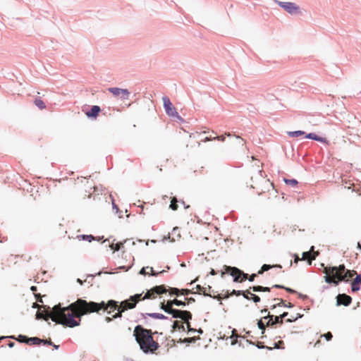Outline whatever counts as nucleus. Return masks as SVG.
<instances>
[{
	"mask_svg": "<svg viewBox=\"0 0 361 361\" xmlns=\"http://www.w3.org/2000/svg\"><path fill=\"white\" fill-rule=\"evenodd\" d=\"M122 301L120 305L118 302L110 300L107 302L102 301L101 302H87L82 299H78L75 302L71 304V308L76 310V318L78 319V322H80V318L82 315L98 312L99 310H103L107 311L109 314H112V318H120L122 317V313L126 310H121Z\"/></svg>",
	"mask_w": 361,
	"mask_h": 361,
	"instance_id": "nucleus-1",
	"label": "nucleus"
},
{
	"mask_svg": "<svg viewBox=\"0 0 361 361\" xmlns=\"http://www.w3.org/2000/svg\"><path fill=\"white\" fill-rule=\"evenodd\" d=\"M37 317L46 321L51 318L53 322L68 327H74L79 325L76 320V310L71 308V305L66 307H61V305H55L51 312L44 310L37 313Z\"/></svg>",
	"mask_w": 361,
	"mask_h": 361,
	"instance_id": "nucleus-2",
	"label": "nucleus"
},
{
	"mask_svg": "<svg viewBox=\"0 0 361 361\" xmlns=\"http://www.w3.org/2000/svg\"><path fill=\"white\" fill-rule=\"evenodd\" d=\"M262 170L259 169V166L257 165V168H252L250 169L251 180L252 183L250 185V187L256 189L257 192L259 195L265 193V190H267V192L274 197H278L277 191L274 189V185L272 183L269 181V180L266 179L263 177Z\"/></svg>",
	"mask_w": 361,
	"mask_h": 361,
	"instance_id": "nucleus-3",
	"label": "nucleus"
},
{
	"mask_svg": "<svg viewBox=\"0 0 361 361\" xmlns=\"http://www.w3.org/2000/svg\"><path fill=\"white\" fill-rule=\"evenodd\" d=\"M153 333L140 325L135 327L133 336L139 344L140 349L145 353H153L159 348V343L152 337Z\"/></svg>",
	"mask_w": 361,
	"mask_h": 361,
	"instance_id": "nucleus-4",
	"label": "nucleus"
},
{
	"mask_svg": "<svg viewBox=\"0 0 361 361\" xmlns=\"http://www.w3.org/2000/svg\"><path fill=\"white\" fill-rule=\"evenodd\" d=\"M166 293H167V288L165 285L156 286L148 290L145 295L142 293L130 296L128 299L125 300V302H123L121 310L134 309L140 301L147 299H155L157 295Z\"/></svg>",
	"mask_w": 361,
	"mask_h": 361,
	"instance_id": "nucleus-5",
	"label": "nucleus"
},
{
	"mask_svg": "<svg viewBox=\"0 0 361 361\" xmlns=\"http://www.w3.org/2000/svg\"><path fill=\"white\" fill-rule=\"evenodd\" d=\"M324 273L325 281L336 285H338L339 281H348L357 274L355 271L346 269L343 264L338 267H326L324 269Z\"/></svg>",
	"mask_w": 361,
	"mask_h": 361,
	"instance_id": "nucleus-6",
	"label": "nucleus"
},
{
	"mask_svg": "<svg viewBox=\"0 0 361 361\" xmlns=\"http://www.w3.org/2000/svg\"><path fill=\"white\" fill-rule=\"evenodd\" d=\"M185 305L184 302L178 299H174L172 300H168L166 303H165L164 301L161 302L160 307L166 313L171 314L173 318H179L183 321H187L188 319H192V314L189 311L173 308V306H184Z\"/></svg>",
	"mask_w": 361,
	"mask_h": 361,
	"instance_id": "nucleus-7",
	"label": "nucleus"
},
{
	"mask_svg": "<svg viewBox=\"0 0 361 361\" xmlns=\"http://www.w3.org/2000/svg\"><path fill=\"white\" fill-rule=\"evenodd\" d=\"M273 288L285 289L288 293H296V291L292 288L285 287L282 285L275 284L271 288L264 287L262 286H255L252 287H250L249 289H247L243 292V295L245 298H246L247 300H253L254 302L257 303V302H260V300H261L260 298L258 295H257L254 293H252L250 290H252L253 292H270L271 289Z\"/></svg>",
	"mask_w": 361,
	"mask_h": 361,
	"instance_id": "nucleus-8",
	"label": "nucleus"
},
{
	"mask_svg": "<svg viewBox=\"0 0 361 361\" xmlns=\"http://www.w3.org/2000/svg\"><path fill=\"white\" fill-rule=\"evenodd\" d=\"M162 100L166 114L170 117L180 118L176 109L174 107L169 98L165 96L162 97Z\"/></svg>",
	"mask_w": 361,
	"mask_h": 361,
	"instance_id": "nucleus-9",
	"label": "nucleus"
},
{
	"mask_svg": "<svg viewBox=\"0 0 361 361\" xmlns=\"http://www.w3.org/2000/svg\"><path fill=\"white\" fill-rule=\"evenodd\" d=\"M224 268V271H221V276L222 278L224 276L225 274H229L233 277V281L240 282V279L241 278L242 274H243V271L237 267H232L226 265H225Z\"/></svg>",
	"mask_w": 361,
	"mask_h": 361,
	"instance_id": "nucleus-10",
	"label": "nucleus"
},
{
	"mask_svg": "<svg viewBox=\"0 0 361 361\" xmlns=\"http://www.w3.org/2000/svg\"><path fill=\"white\" fill-rule=\"evenodd\" d=\"M11 338L16 339L20 343H25L29 345H39L42 341L37 337L27 338L24 335H19L18 338H15L14 336H11Z\"/></svg>",
	"mask_w": 361,
	"mask_h": 361,
	"instance_id": "nucleus-11",
	"label": "nucleus"
},
{
	"mask_svg": "<svg viewBox=\"0 0 361 361\" xmlns=\"http://www.w3.org/2000/svg\"><path fill=\"white\" fill-rule=\"evenodd\" d=\"M108 91L116 97H120L124 99L129 98L130 92L127 89H121L118 87H109Z\"/></svg>",
	"mask_w": 361,
	"mask_h": 361,
	"instance_id": "nucleus-12",
	"label": "nucleus"
},
{
	"mask_svg": "<svg viewBox=\"0 0 361 361\" xmlns=\"http://www.w3.org/2000/svg\"><path fill=\"white\" fill-rule=\"evenodd\" d=\"M279 5L290 14L298 12L299 7L291 2H279Z\"/></svg>",
	"mask_w": 361,
	"mask_h": 361,
	"instance_id": "nucleus-13",
	"label": "nucleus"
},
{
	"mask_svg": "<svg viewBox=\"0 0 361 361\" xmlns=\"http://www.w3.org/2000/svg\"><path fill=\"white\" fill-rule=\"evenodd\" d=\"M337 305L348 306L352 302V298L346 294H338L336 297Z\"/></svg>",
	"mask_w": 361,
	"mask_h": 361,
	"instance_id": "nucleus-14",
	"label": "nucleus"
},
{
	"mask_svg": "<svg viewBox=\"0 0 361 361\" xmlns=\"http://www.w3.org/2000/svg\"><path fill=\"white\" fill-rule=\"evenodd\" d=\"M100 111V107L99 106L94 105L92 106L90 111L85 112V114L88 118H96L98 116Z\"/></svg>",
	"mask_w": 361,
	"mask_h": 361,
	"instance_id": "nucleus-15",
	"label": "nucleus"
},
{
	"mask_svg": "<svg viewBox=\"0 0 361 361\" xmlns=\"http://www.w3.org/2000/svg\"><path fill=\"white\" fill-rule=\"evenodd\" d=\"M305 137L312 139L314 140L319 141L321 142L326 143V144H328V142H329L328 140L325 137H319L314 133H309L305 135Z\"/></svg>",
	"mask_w": 361,
	"mask_h": 361,
	"instance_id": "nucleus-16",
	"label": "nucleus"
},
{
	"mask_svg": "<svg viewBox=\"0 0 361 361\" xmlns=\"http://www.w3.org/2000/svg\"><path fill=\"white\" fill-rule=\"evenodd\" d=\"M146 269H149L150 272H151V275L152 276H158L159 274L164 272L165 271L164 270H161V271H154L153 268L152 267H143L140 271V274H142V275H145V270Z\"/></svg>",
	"mask_w": 361,
	"mask_h": 361,
	"instance_id": "nucleus-17",
	"label": "nucleus"
},
{
	"mask_svg": "<svg viewBox=\"0 0 361 361\" xmlns=\"http://www.w3.org/2000/svg\"><path fill=\"white\" fill-rule=\"evenodd\" d=\"M211 287L208 286L207 288L202 287L200 285H197L196 286V289L199 293H202L204 295H209L212 296L208 292L211 290Z\"/></svg>",
	"mask_w": 361,
	"mask_h": 361,
	"instance_id": "nucleus-18",
	"label": "nucleus"
},
{
	"mask_svg": "<svg viewBox=\"0 0 361 361\" xmlns=\"http://www.w3.org/2000/svg\"><path fill=\"white\" fill-rule=\"evenodd\" d=\"M272 267H278L281 269V266L280 264H275V265H269V264H264L261 267L260 270L258 271V274H262L264 271H267L269 270Z\"/></svg>",
	"mask_w": 361,
	"mask_h": 361,
	"instance_id": "nucleus-19",
	"label": "nucleus"
},
{
	"mask_svg": "<svg viewBox=\"0 0 361 361\" xmlns=\"http://www.w3.org/2000/svg\"><path fill=\"white\" fill-rule=\"evenodd\" d=\"M315 259V257L311 254V252H304L302 253V259L308 260L309 263L311 264V262Z\"/></svg>",
	"mask_w": 361,
	"mask_h": 361,
	"instance_id": "nucleus-20",
	"label": "nucleus"
},
{
	"mask_svg": "<svg viewBox=\"0 0 361 361\" xmlns=\"http://www.w3.org/2000/svg\"><path fill=\"white\" fill-rule=\"evenodd\" d=\"M274 303L271 306V309H274L276 307L283 306L285 305V300L281 298H274Z\"/></svg>",
	"mask_w": 361,
	"mask_h": 361,
	"instance_id": "nucleus-21",
	"label": "nucleus"
},
{
	"mask_svg": "<svg viewBox=\"0 0 361 361\" xmlns=\"http://www.w3.org/2000/svg\"><path fill=\"white\" fill-rule=\"evenodd\" d=\"M263 319L265 323L266 326H269L274 325L273 324V315L267 314L263 316Z\"/></svg>",
	"mask_w": 361,
	"mask_h": 361,
	"instance_id": "nucleus-22",
	"label": "nucleus"
},
{
	"mask_svg": "<svg viewBox=\"0 0 361 361\" xmlns=\"http://www.w3.org/2000/svg\"><path fill=\"white\" fill-rule=\"evenodd\" d=\"M35 104L41 110L44 109L46 108V105L44 102L41 99L40 97H37L34 101Z\"/></svg>",
	"mask_w": 361,
	"mask_h": 361,
	"instance_id": "nucleus-23",
	"label": "nucleus"
},
{
	"mask_svg": "<svg viewBox=\"0 0 361 361\" xmlns=\"http://www.w3.org/2000/svg\"><path fill=\"white\" fill-rule=\"evenodd\" d=\"M173 329L174 330L176 329H178V330H182V331H185V326L183 325V323L181 322H179V321H175L173 324Z\"/></svg>",
	"mask_w": 361,
	"mask_h": 361,
	"instance_id": "nucleus-24",
	"label": "nucleus"
},
{
	"mask_svg": "<svg viewBox=\"0 0 361 361\" xmlns=\"http://www.w3.org/2000/svg\"><path fill=\"white\" fill-rule=\"evenodd\" d=\"M169 208L173 211H176L178 209V200H177L176 197H173L171 199V204L169 205Z\"/></svg>",
	"mask_w": 361,
	"mask_h": 361,
	"instance_id": "nucleus-25",
	"label": "nucleus"
},
{
	"mask_svg": "<svg viewBox=\"0 0 361 361\" xmlns=\"http://www.w3.org/2000/svg\"><path fill=\"white\" fill-rule=\"evenodd\" d=\"M305 132L304 131H302V130H297V131H290V132H288V135L290 136V137H298V136H300V135H305Z\"/></svg>",
	"mask_w": 361,
	"mask_h": 361,
	"instance_id": "nucleus-26",
	"label": "nucleus"
},
{
	"mask_svg": "<svg viewBox=\"0 0 361 361\" xmlns=\"http://www.w3.org/2000/svg\"><path fill=\"white\" fill-rule=\"evenodd\" d=\"M147 315L154 319H166V316H164L162 314H159V313H149V314H147Z\"/></svg>",
	"mask_w": 361,
	"mask_h": 361,
	"instance_id": "nucleus-27",
	"label": "nucleus"
},
{
	"mask_svg": "<svg viewBox=\"0 0 361 361\" xmlns=\"http://www.w3.org/2000/svg\"><path fill=\"white\" fill-rule=\"evenodd\" d=\"M167 292H169L171 295H176L178 296L180 295V290L177 288L169 287L167 288Z\"/></svg>",
	"mask_w": 361,
	"mask_h": 361,
	"instance_id": "nucleus-28",
	"label": "nucleus"
},
{
	"mask_svg": "<svg viewBox=\"0 0 361 361\" xmlns=\"http://www.w3.org/2000/svg\"><path fill=\"white\" fill-rule=\"evenodd\" d=\"M257 326H258V328L262 331V333L264 334V332L265 331L266 325H265L263 317L257 322Z\"/></svg>",
	"mask_w": 361,
	"mask_h": 361,
	"instance_id": "nucleus-29",
	"label": "nucleus"
},
{
	"mask_svg": "<svg viewBox=\"0 0 361 361\" xmlns=\"http://www.w3.org/2000/svg\"><path fill=\"white\" fill-rule=\"evenodd\" d=\"M123 245V243H117L116 244H112L111 245V247L112 250H115V251H118L121 249V247Z\"/></svg>",
	"mask_w": 361,
	"mask_h": 361,
	"instance_id": "nucleus-30",
	"label": "nucleus"
},
{
	"mask_svg": "<svg viewBox=\"0 0 361 361\" xmlns=\"http://www.w3.org/2000/svg\"><path fill=\"white\" fill-rule=\"evenodd\" d=\"M79 239H82L91 242L94 239V237L91 235H82L78 236Z\"/></svg>",
	"mask_w": 361,
	"mask_h": 361,
	"instance_id": "nucleus-31",
	"label": "nucleus"
},
{
	"mask_svg": "<svg viewBox=\"0 0 361 361\" xmlns=\"http://www.w3.org/2000/svg\"><path fill=\"white\" fill-rule=\"evenodd\" d=\"M281 316H274L273 315V324H283V319H280Z\"/></svg>",
	"mask_w": 361,
	"mask_h": 361,
	"instance_id": "nucleus-32",
	"label": "nucleus"
},
{
	"mask_svg": "<svg viewBox=\"0 0 361 361\" xmlns=\"http://www.w3.org/2000/svg\"><path fill=\"white\" fill-rule=\"evenodd\" d=\"M285 182L292 186H295L298 184V181L295 179H285Z\"/></svg>",
	"mask_w": 361,
	"mask_h": 361,
	"instance_id": "nucleus-33",
	"label": "nucleus"
},
{
	"mask_svg": "<svg viewBox=\"0 0 361 361\" xmlns=\"http://www.w3.org/2000/svg\"><path fill=\"white\" fill-rule=\"evenodd\" d=\"M351 288L353 291H357L360 289V286L358 283H355V281H353L351 283Z\"/></svg>",
	"mask_w": 361,
	"mask_h": 361,
	"instance_id": "nucleus-34",
	"label": "nucleus"
},
{
	"mask_svg": "<svg viewBox=\"0 0 361 361\" xmlns=\"http://www.w3.org/2000/svg\"><path fill=\"white\" fill-rule=\"evenodd\" d=\"M189 320L190 319H188L187 321H184L185 324H186V327H187V329L188 331H196L195 329H192L191 326H190V324L189 322Z\"/></svg>",
	"mask_w": 361,
	"mask_h": 361,
	"instance_id": "nucleus-35",
	"label": "nucleus"
},
{
	"mask_svg": "<svg viewBox=\"0 0 361 361\" xmlns=\"http://www.w3.org/2000/svg\"><path fill=\"white\" fill-rule=\"evenodd\" d=\"M180 294L187 295L192 293V291L189 289H181L180 290Z\"/></svg>",
	"mask_w": 361,
	"mask_h": 361,
	"instance_id": "nucleus-36",
	"label": "nucleus"
},
{
	"mask_svg": "<svg viewBox=\"0 0 361 361\" xmlns=\"http://www.w3.org/2000/svg\"><path fill=\"white\" fill-rule=\"evenodd\" d=\"M225 135H219V136H215L214 137V140H219V141H221V142H224L225 141Z\"/></svg>",
	"mask_w": 361,
	"mask_h": 361,
	"instance_id": "nucleus-37",
	"label": "nucleus"
},
{
	"mask_svg": "<svg viewBox=\"0 0 361 361\" xmlns=\"http://www.w3.org/2000/svg\"><path fill=\"white\" fill-rule=\"evenodd\" d=\"M353 281L355 282V283H361V274L357 275L355 279L353 280Z\"/></svg>",
	"mask_w": 361,
	"mask_h": 361,
	"instance_id": "nucleus-38",
	"label": "nucleus"
},
{
	"mask_svg": "<svg viewBox=\"0 0 361 361\" xmlns=\"http://www.w3.org/2000/svg\"><path fill=\"white\" fill-rule=\"evenodd\" d=\"M246 279H248V274L243 273V274L241 276V278L240 279V282H243Z\"/></svg>",
	"mask_w": 361,
	"mask_h": 361,
	"instance_id": "nucleus-39",
	"label": "nucleus"
},
{
	"mask_svg": "<svg viewBox=\"0 0 361 361\" xmlns=\"http://www.w3.org/2000/svg\"><path fill=\"white\" fill-rule=\"evenodd\" d=\"M327 341H330L332 338V334L331 332H328L324 335Z\"/></svg>",
	"mask_w": 361,
	"mask_h": 361,
	"instance_id": "nucleus-40",
	"label": "nucleus"
},
{
	"mask_svg": "<svg viewBox=\"0 0 361 361\" xmlns=\"http://www.w3.org/2000/svg\"><path fill=\"white\" fill-rule=\"evenodd\" d=\"M244 291H242V290H233V292H232V294H234L235 295H243Z\"/></svg>",
	"mask_w": 361,
	"mask_h": 361,
	"instance_id": "nucleus-41",
	"label": "nucleus"
},
{
	"mask_svg": "<svg viewBox=\"0 0 361 361\" xmlns=\"http://www.w3.org/2000/svg\"><path fill=\"white\" fill-rule=\"evenodd\" d=\"M35 298L38 302H42V303L43 302L42 296L39 293L35 294Z\"/></svg>",
	"mask_w": 361,
	"mask_h": 361,
	"instance_id": "nucleus-42",
	"label": "nucleus"
},
{
	"mask_svg": "<svg viewBox=\"0 0 361 361\" xmlns=\"http://www.w3.org/2000/svg\"><path fill=\"white\" fill-rule=\"evenodd\" d=\"M41 341H42L41 343L53 345V343H52V342H51V341L50 339L49 341L48 340L41 339Z\"/></svg>",
	"mask_w": 361,
	"mask_h": 361,
	"instance_id": "nucleus-43",
	"label": "nucleus"
},
{
	"mask_svg": "<svg viewBox=\"0 0 361 361\" xmlns=\"http://www.w3.org/2000/svg\"><path fill=\"white\" fill-rule=\"evenodd\" d=\"M257 276V274H251L249 277H248V280L250 281H253L255 279V277Z\"/></svg>",
	"mask_w": 361,
	"mask_h": 361,
	"instance_id": "nucleus-44",
	"label": "nucleus"
},
{
	"mask_svg": "<svg viewBox=\"0 0 361 361\" xmlns=\"http://www.w3.org/2000/svg\"><path fill=\"white\" fill-rule=\"evenodd\" d=\"M212 140H214V137H206L204 140H202V141L203 142H209V141H212Z\"/></svg>",
	"mask_w": 361,
	"mask_h": 361,
	"instance_id": "nucleus-45",
	"label": "nucleus"
},
{
	"mask_svg": "<svg viewBox=\"0 0 361 361\" xmlns=\"http://www.w3.org/2000/svg\"><path fill=\"white\" fill-rule=\"evenodd\" d=\"M354 184L353 183H348L347 182H345V185H344V187L346 188H348V189H350L352 186H353Z\"/></svg>",
	"mask_w": 361,
	"mask_h": 361,
	"instance_id": "nucleus-46",
	"label": "nucleus"
},
{
	"mask_svg": "<svg viewBox=\"0 0 361 361\" xmlns=\"http://www.w3.org/2000/svg\"><path fill=\"white\" fill-rule=\"evenodd\" d=\"M32 307L34 308H37L39 310L43 307V308H45L44 306H40L39 305H38L37 303H34L33 305H32Z\"/></svg>",
	"mask_w": 361,
	"mask_h": 361,
	"instance_id": "nucleus-47",
	"label": "nucleus"
},
{
	"mask_svg": "<svg viewBox=\"0 0 361 361\" xmlns=\"http://www.w3.org/2000/svg\"><path fill=\"white\" fill-rule=\"evenodd\" d=\"M261 313L264 314V316L267 315L268 314H270L267 309H263L262 310H261Z\"/></svg>",
	"mask_w": 361,
	"mask_h": 361,
	"instance_id": "nucleus-48",
	"label": "nucleus"
},
{
	"mask_svg": "<svg viewBox=\"0 0 361 361\" xmlns=\"http://www.w3.org/2000/svg\"><path fill=\"white\" fill-rule=\"evenodd\" d=\"M203 130L202 132H200V133H209V128L204 127ZM197 134H199V132H196Z\"/></svg>",
	"mask_w": 361,
	"mask_h": 361,
	"instance_id": "nucleus-49",
	"label": "nucleus"
},
{
	"mask_svg": "<svg viewBox=\"0 0 361 361\" xmlns=\"http://www.w3.org/2000/svg\"><path fill=\"white\" fill-rule=\"evenodd\" d=\"M185 300H187L188 304L195 302V299L192 298H185Z\"/></svg>",
	"mask_w": 361,
	"mask_h": 361,
	"instance_id": "nucleus-50",
	"label": "nucleus"
},
{
	"mask_svg": "<svg viewBox=\"0 0 361 361\" xmlns=\"http://www.w3.org/2000/svg\"><path fill=\"white\" fill-rule=\"evenodd\" d=\"M283 306L284 307H293V305L292 303H290V302L286 303V302L285 301V305Z\"/></svg>",
	"mask_w": 361,
	"mask_h": 361,
	"instance_id": "nucleus-51",
	"label": "nucleus"
},
{
	"mask_svg": "<svg viewBox=\"0 0 361 361\" xmlns=\"http://www.w3.org/2000/svg\"><path fill=\"white\" fill-rule=\"evenodd\" d=\"M30 289H31V290H32V291L35 293V294H36V293H35V292L37 290V287H36V286H31Z\"/></svg>",
	"mask_w": 361,
	"mask_h": 361,
	"instance_id": "nucleus-52",
	"label": "nucleus"
},
{
	"mask_svg": "<svg viewBox=\"0 0 361 361\" xmlns=\"http://www.w3.org/2000/svg\"><path fill=\"white\" fill-rule=\"evenodd\" d=\"M288 315V312H283V314H280L281 317L280 319H283Z\"/></svg>",
	"mask_w": 361,
	"mask_h": 361,
	"instance_id": "nucleus-53",
	"label": "nucleus"
},
{
	"mask_svg": "<svg viewBox=\"0 0 361 361\" xmlns=\"http://www.w3.org/2000/svg\"><path fill=\"white\" fill-rule=\"evenodd\" d=\"M237 138L239 139L240 140V142H241V145H245V142L243 139H242L241 137H240L239 136H237Z\"/></svg>",
	"mask_w": 361,
	"mask_h": 361,
	"instance_id": "nucleus-54",
	"label": "nucleus"
},
{
	"mask_svg": "<svg viewBox=\"0 0 361 361\" xmlns=\"http://www.w3.org/2000/svg\"><path fill=\"white\" fill-rule=\"evenodd\" d=\"M298 297L302 299L307 298V295H302L301 293H298Z\"/></svg>",
	"mask_w": 361,
	"mask_h": 361,
	"instance_id": "nucleus-55",
	"label": "nucleus"
},
{
	"mask_svg": "<svg viewBox=\"0 0 361 361\" xmlns=\"http://www.w3.org/2000/svg\"><path fill=\"white\" fill-rule=\"evenodd\" d=\"M195 339L193 338H185V342H192V341H194Z\"/></svg>",
	"mask_w": 361,
	"mask_h": 361,
	"instance_id": "nucleus-56",
	"label": "nucleus"
},
{
	"mask_svg": "<svg viewBox=\"0 0 361 361\" xmlns=\"http://www.w3.org/2000/svg\"><path fill=\"white\" fill-rule=\"evenodd\" d=\"M299 260H300V259L299 258V257L298 255H295V260L294 262L295 263H297Z\"/></svg>",
	"mask_w": 361,
	"mask_h": 361,
	"instance_id": "nucleus-57",
	"label": "nucleus"
},
{
	"mask_svg": "<svg viewBox=\"0 0 361 361\" xmlns=\"http://www.w3.org/2000/svg\"><path fill=\"white\" fill-rule=\"evenodd\" d=\"M180 203L184 206L185 209H188L190 207L189 205H185V202L183 201H181Z\"/></svg>",
	"mask_w": 361,
	"mask_h": 361,
	"instance_id": "nucleus-58",
	"label": "nucleus"
},
{
	"mask_svg": "<svg viewBox=\"0 0 361 361\" xmlns=\"http://www.w3.org/2000/svg\"><path fill=\"white\" fill-rule=\"evenodd\" d=\"M210 274L212 275H216V272L215 271L214 269H212L211 271H210Z\"/></svg>",
	"mask_w": 361,
	"mask_h": 361,
	"instance_id": "nucleus-59",
	"label": "nucleus"
},
{
	"mask_svg": "<svg viewBox=\"0 0 361 361\" xmlns=\"http://www.w3.org/2000/svg\"><path fill=\"white\" fill-rule=\"evenodd\" d=\"M105 320L107 322H110L111 320H112V318L109 317H106Z\"/></svg>",
	"mask_w": 361,
	"mask_h": 361,
	"instance_id": "nucleus-60",
	"label": "nucleus"
},
{
	"mask_svg": "<svg viewBox=\"0 0 361 361\" xmlns=\"http://www.w3.org/2000/svg\"><path fill=\"white\" fill-rule=\"evenodd\" d=\"M14 345H15V343H14L13 342H10V343L8 344V345L10 348L13 347V346H14Z\"/></svg>",
	"mask_w": 361,
	"mask_h": 361,
	"instance_id": "nucleus-61",
	"label": "nucleus"
},
{
	"mask_svg": "<svg viewBox=\"0 0 361 361\" xmlns=\"http://www.w3.org/2000/svg\"><path fill=\"white\" fill-rule=\"evenodd\" d=\"M295 319H296L295 318V319H287L286 322H292L293 321H295Z\"/></svg>",
	"mask_w": 361,
	"mask_h": 361,
	"instance_id": "nucleus-62",
	"label": "nucleus"
},
{
	"mask_svg": "<svg viewBox=\"0 0 361 361\" xmlns=\"http://www.w3.org/2000/svg\"><path fill=\"white\" fill-rule=\"evenodd\" d=\"M77 281H78L80 285H82V281L80 279H78Z\"/></svg>",
	"mask_w": 361,
	"mask_h": 361,
	"instance_id": "nucleus-63",
	"label": "nucleus"
},
{
	"mask_svg": "<svg viewBox=\"0 0 361 361\" xmlns=\"http://www.w3.org/2000/svg\"><path fill=\"white\" fill-rule=\"evenodd\" d=\"M357 246H358V247H359L360 249H361V244H360V243H358V245H357Z\"/></svg>",
	"mask_w": 361,
	"mask_h": 361,
	"instance_id": "nucleus-64",
	"label": "nucleus"
}]
</instances>
